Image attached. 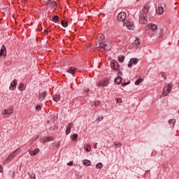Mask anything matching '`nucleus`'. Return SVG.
<instances>
[{"label":"nucleus","mask_w":179,"mask_h":179,"mask_svg":"<svg viewBox=\"0 0 179 179\" xmlns=\"http://www.w3.org/2000/svg\"><path fill=\"white\" fill-rule=\"evenodd\" d=\"M99 48L106 50V51H110L113 48V42L111 41H107L106 42H101L99 44Z\"/></svg>","instance_id":"obj_1"},{"label":"nucleus","mask_w":179,"mask_h":179,"mask_svg":"<svg viewBox=\"0 0 179 179\" xmlns=\"http://www.w3.org/2000/svg\"><path fill=\"white\" fill-rule=\"evenodd\" d=\"M20 152H22V150L18 148L17 150H15L14 152H13L12 154H10L4 161V163H6V164H8V163H9L10 162H11V160H13V159H15V157H16L17 155H19L20 153Z\"/></svg>","instance_id":"obj_2"},{"label":"nucleus","mask_w":179,"mask_h":179,"mask_svg":"<svg viewBox=\"0 0 179 179\" xmlns=\"http://www.w3.org/2000/svg\"><path fill=\"white\" fill-rule=\"evenodd\" d=\"M171 87H173V85L171 84H169L166 86L164 87L163 92H162V96L166 97L169 93L171 92Z\"/></svg>","instance_id":"obj_3"},{"label":"nucleus","mask_w":179,"mask_h":179,"mask_svg":"<svg viewBox=\"0 0 179 179\" xmlns=\"http://www.w3.org/2000/svg\"><path fill=\"white\" fill-rule=\"evenodd\" d=\"M110 68L113 71H118V69H120V64H118V62H117V60L112 59L110 61Z\"/></svg>","instance_id":"obj_4"},{"label":"nucleus","mask_w":179,"mask_h":179,"mask_svg":"<svg viewBox=\"0 0 179 179\" xmlns=\"http://www.w3.org/2000/svg\"><path fill=\"white\" fill-rule=\"evenodd\" d=\"M13 109L11 108L6 109L2 112V114L4 118H8V117H9L10 114H13Z\"/></svg>","instance_id":"obj_5"},{"label":"nucleus","mask_w":179,"mask_h":179,"mask_svg":"<svg viewBox=\"0 0 179 179\" xmlns=\"http://www.w3.org/2000/svg\"><path fill=\"white\" fill-rule=\"evenodd\" d=\"M117 19L119 22H124L127 19V13L125 12H121L117 15Z\"/></svg>","instance_id":"obj_6"},{"label":"nucleus","mask_w":179,"mask_h":179,"mask_svg":"<svg viewBox=\"0 0 179 179\" xmlns=\"http://www.w3.org/2000/svg\"><path fill=\"white\" fill-rule=\"evenodd\" d=\"M123 26H126L129 30H134L135 29V25L134 22L131 21H127L123 23Z\"/></svg>","instance_id":"obj_7"},{"label":"nucleus","mask_w":179,"mask_h":179,"mask_svg":"<svg viewBox=\"0 0 179 179\" xmlns=\"http://www.w3.org/2000/svg\"><path fill=\"white\" fill-rule=\"evenodd\" d=\"M96 86H98V87H104L106 86H108V79H105L99 81L96 84Z\"/></svg>","instance_id":"obj_8"},{"label":"nucleus","mask_w":179,"mask_h":179,"mask_svg":"<svg viewBox=\"0 0 179 179\" xmlns=\"http://www.w3.org/2000/svg\"><path fill=\"white\" fill-rule=\"evenodd\" d=\"M145 16L146 15H139V23L141 24H146V23H148V20H146Z\"/></svg>","instance_id":"obj_9"},{"label":"nucleus","mask_w":179,"mask_h":179,"mask_svg":"<svg viewBox=\"0 0 179 179\" xmlns=\"http://www.w3.org/2000/svg\"><path fill=\"white\" fill-rule=\"evenodd\" d=\"M29 153L31 156H37V155L40 153V149L36 148L34 150H29Z\"/></svg>","instance_id":"obj_10"},{"label":"nucleus","mask_w":179,"mask_h":179,"mask_svg":"<svg viewBox=\"0 0 179 179\" xmlns=\"http://www.w3.org/2000/svg\"><path fill=\"white\" fill-rule=\"evenodd\" d=\"M2 55L3 57H6V46H5V45H2L1 48L0 57H2Z\"/></svg>","instance_id":"obj_11"},{"label":"nucleus","mask_w":179,"mask_h":179,"mask_svg":"<svg viewBox=\"0 0 179 179\" xmlns=\"http://www.w3.org/2000/svg\"><path fill=\"white\" fill-rule=\"evenodd\" d=\"M48 5L51 8V9H54V8L57 6V2L54 0H49Z\"/></svg>","instance_id":"obj_12"},{"label":"nucleus","mask_w":179,"mask_h":179,"mask_svg":"<svg viewBox=\"0 0 179 179\" xmlns=\"http://www.w3.org/2000/svg\"><path fill=\"white\" fill-rule=\"evenodd\" d=\"M148 13H149V7L145 6L143 8L142 12H140V15H141L143 16H146V15H148Z\"/></svg>","instance_id":"obj_13"},{"label":"nucleus","mask_w":179,"mask_h":179,"mask_svg":"<svg viewBox=\"0 0 179 179\" xmlns=\"http://www.w3.org/2000/svg\"><path fill=\"white\" fill-rule=\"evenodd\" d=\"M47 94H48V92L47 91H45L42 94H39L38 97L39 100L43 101V100L45 99V96H47Z\"/></svg>","instance_id":"obj_14"},{"label":"nucleus","mask_w":179,"mask_h":179,"mask_svg":"<svg viewBox=\"0 0 179 179\" xmlns=\"http://www.w3.org/2000/svg\"><path fill=\"white\" fill-rule=\"evenodd\" d=\"M17 85V82L16 80H14L11 83L10 86V90H15L16 89V85Z\"/></svg>","instance_id":"obj_15"},{"label":"nucleus","mask_w":179,"mask_h":179,"mask_svg":"<svg viewBox=\"0 0 179 179\" xmlns=\"http://www.w3.org/2000/svg\"><path fill=\"white\" fill-rule=\"evenodd\" d=\"M73 126V124L70 123L66 129V135H69L71 134V129H72V127Z\"/></svg>","instance_id":"obj_16"},{"label":"nucleus","mask_w":179,"mask_h":179,"mask_svg":"<svg viewBox=\"0 0 179 179\" xmlns=\"http://www.w3.org/2000/svg\"><path fill=\"white\" fill-rule=\"evenodd\" d=\"M157 15H163V13H164V9L163 8V7H158V8L157 9Z\"/></svg>","instance_id":"obj_17"},{"label":"nucleus","mask_w":179,"mask_h":179,"mask_svg":"<svg viewBox=\"0 0 179 179\" xmlns=\"http://www.w3.org/2000/svg\"><path fill=\"white\" fill-rule=\"evenodd\" d=\"M67 72L69 73H71L72 75H74L75 72H76V69H75V67H71L68 69Z\"/></svg>","instance_id":"obj_18"},{"label":"nucleus","mask_w":179,"mask_h":179,"mask_svg":"<svg viewBox=\"0 0 179 179\" xmlns=\"http://www.w3.org/2000/svg\"><path fill=\"white\" fill-rule=\"evenodd\" d=\"M104 38H106V37L104 36V35H103V34H98L97 40H99V41H103V40H104Z\"/></svg>","instance_id":"obj_19"},{"label":"nucleus","mask_w":179,"mask_h":179,"mask_svg":"<svg viewBox=\"0 0 179 179\" xmlns=\"http://www.w3.org/2000/svg\"><path fill=\"white\" fill-rule=\"evenodd\" d=\"M150 28L152 30V31H156V30H157V25L155 24H150Z\"/></svg>","instance_id":"obj_20"},{"label":"nucleus","mask_w":179,"mask_h":179,"mask_svg":"<svg viewBox=\"0 0 179 179\" xmlns=\"http://www.w3.org/2000/svg\"><path fill=\"white\" fill-rule=\"evenodd\" d=\"M19 90H20V92H23V90H24V89H26V85L23 83H20L19 87H18Z\"/></svg>","instance_id":"obj_21"},{"label":"nucleus","mask_w":179,"mask_h":179,"mask_svg":"<svg viewBox=\"0 0 179 179\" xmlns=\"http://www.w3.org/2000/svg\"><path fill=\"white\" fill-rule=\"evenodd\" d=\"M121 82H122V78L120 76H118L116 79H115V83H116L117 85H120Z\"/></svg>","instance_id":"obj_22"},{"label":"nucleus","mask_w":179,"mask_h":179,"mask_svg":"<svg viewBox=\"0 0 179 179\" xmlns=\"http://www.w3.org/2000/svg\"><path fill=\"white\" fill-rule=\"evenodd\" d=\"M54 101L58 102L59 100H61V96L56 94L53 96Z\"/></svg>","instance_id":"obj_23"},{"label":"nucleus","mask_w":179,"mask_h":179,"mask_svg":"<svg viewBox=\"0 0 179 179\" xmlns=\"http://www.w3.org/2000/svg\"><path fill=\"white\" fill-rule=\"evenodd\" d=\"M58 20H59V17H58L57 15H55V16L52 17V21L55 23L58 22Z\"/></svg>","instance_id":"obj_24"},{"label":"nucleus","mask_w":179,"mask_h":179,"mask_svg":"<svg viewBox=\"0 0 179 179\" xmlns=\"http://www.w3.org/2000/svg\"><path fill=\"white\" fill-rule=\"evenodd\" d=\"M130 60H131V62L134 65H136V64H138V62H139V60L137 58H135V59L133 58V59H131Z\"/></svg>","instance_id":"obj_25"},{"label":"nucleus","mask_w":179,"mask_h":179,"mask_svg":"<svg viewBox=\"0 0 179 179\" xmlns=\"http://www.w3.org/2000/svg\"><path fill=\"white\" fill-rule=\"evenodd\" d=\"M45 139L46 141V143L51 142L52 141H54V137H45Z\"/></svg>","instance_id":"obj_26"},{"label":"nucleus","mask_w":179,"mask_h":179,"mask_svg":"<svg viewBox=\"0 0 179 179\" xmlns=\"http://www.w3.org/2000/svg\"><path fill=\"white\" fill-rule=\"evenodd\" d=\"M91 163L92 162H90V161H89L87 159H85V160H84V163L83 164H84L85 166H90Z\"/></svg>","instance_id":"obj_27"},{"label":"nucleus","mask_w":179,"mask_h":179,"mask_svg":"<svg viewBox=\"0 0 179 179\" xmlns=\"http://www.w3.org/2000/svg\"><path fill=\"white\" fill-rule=\"evenodd\" d=\"M124 59H125V57H124V56H120L118 57L119 62H124Z\"/></svg>","instance_id":"obj_28"},{"label":"nucleus","mask_w":179,"mask_h":179,"mask_svg":"<svg viewBox=\"0 0 179 179\" xmlns=\"http://www.w3.org/2000/svg\"><path fill=\"white\" fill-rule=\"evenodd\" d=\"M78 134H75L71 136V140L72 141H76L78 139Z\"/></svg>","instance_id":"obj_29"},{"label":"nucleus","mask_w":179,"mask_h":179,"mask_svg":"<svg viewBox=\"0 0 179 179\" xmlns=\"http://www.w3.org/2000/svg\"><path fill=\"white\" fill-rule=\"evenodd\" d=\"M96 169H103V164H101V162L98 163V164L96 165Z\"/></svg>","instance_id":"obj_30"},{"label":"nucleus","mask_w":179,"mask_h":179,"mask_svg":"<svg viewBox=\"0 0 179 179\" xmlns=\"http://www.w3.org/2000/svg\"><path fill=\"white\" fill-rule=\"evenodd\" d=\"M62 25L63 27H68V22L63 20L62 21Z\"/></svg>","instance_id":"obj_31"},{"label":"nucleus","mask_w":179,"mask_h":179,"mask_svg":"<svg viewBox=\"0 0 179 179\" xmlns=\"http://www.w3.org/2000/svg\"><path fill=\"white\" fill-rule=\"evenodd\" d=\"M85 150L87 152H90V150H92V147H90V145H87L86 148H85Z\"/></svg>","instance_id":"obj_32"},{"label":"nucleus","mask_w":179,"mask_h":179,"mask_svg":"<svg viewBox=\"0 0 179 179\" xmlns=\"http://www.w3.org/2000/svg\"><path fill=\"white\" fill-rule=\"evenodd\" d=\"M134 43L136 45H139L141 44V41H139V38H136V39L134 41Z\"/></svg>","instance_id":"obj_33"},{"label":"nucleus","mask_w":179,"mask_h":179,"mask_svg":"<svg viewBox=\"0 0 179 179\" xmlns=\"http://www.w3.org/2000/svg\"><path fill=\"white\" fill-rule=\"evenodd\" d=\"M142 80H142V78H140V79L137 80L135 82V85H140L141 83L142 82Z\"/></svg>","instance_id":"obj_34"},{"label":"nucleus","mask_w":179,"mask_h":179,"mask_svg":"<svg viewBox=\"0 0 179 179\" xmlns=\"http://www.w3.org/2000/svg\"><path fill=\"white\" fill-rule=\"evenodd\" d=\"M10 64H11L10 60H7V61L5 62V65L6 66H10Z\"/></svg>","instance_id":"obj_35"},{"label":"nucleus","mask_w":179,"mask_h":179,"mask_svg":"<svg viewBox=\"0 0 179 179\" xmlns=\"http://www.w3.org/2000/svg\"><path fill=\"white\" fill-rule=\"evenodd\" d=\"M94 106H95V107H97V106H100V101H95L94 102Z\"/></svg>","instance_id":"obj_36"},{"label":"nucleus","mask_w":179,"mask_h":179,"mask_svg":"<svg viewBox=\"0 0 179 179\" xmlns=\"http://www.w3.org/2000/svg\"><path fill=\"white\" fill-rule=\"evenodd\" d=\"M169 124H176V120L174 119H171L169 120Z\"/></svg>","instance_id":"obj_37"},{"label":"nucleus","mask_w":179,"mask_h":179,"mask_svg":"<svg viewBox=\"0 0 179 179\" xmlns=\"http://www.w3.org/2000/svg\"><path fill=\"white\" fill-rule=\"evenodd\" d=\"M41 143H47V141L45 140V138H41L40 140Z\"/></svg>","instance_id":"obj_38"},{"label":"nucleus","mask_w":179,"mask_h":179,"mask_svg":"<svg viewBox=\"0 0 179 179\" xmlns=\"http://www.w3.org/2000/svg\"><path fill=\"white\" fill-rule=\"evenodd\" d=\"M36 110H38V111H40V110H41V105H37Z\"/></svg>","instance_id":"obj_39"},{"label":"nucleus","mask_w":179,"mask_h":179,"mask_svg":"<svg viewBox=\"0 0 179 179\" xmlns=\"http://www.w3.org/2000/svg\"><path fill=\"white\" fill-rule=\"evenodd\" d=\"M132 64H133L132 60L130 59V62L128 64L129 68H131V66H132Z\"/></svg>","instance_id":"obj_40"},{"label":"nucleus","mask_w":179,"mask_h":179,"mask_svg":"<svg viewBox=\"0 0 179 179\" xmlns=\"http://www.w3.org/2000/svg\"><path fill=\"white\" fill-rule=\"evenodd\" d=\"M67 166H73V162L71 161V162L67 163Z\"/></svg>","instance_id":"obj_41"},{"label":"nucleus","mask_w":179,"mask_h":179,"mask_svg":"<svg viewBox=\"0 0 179 179\" xmlns=\"http://www.w3.org/2000/svg\"><path fill=\"white\" fill-rule=\"evenodd\" d=\"M162 76L164 79H167V76H166V74H164V73H162Z\"/></svg>","instance_id":"obj_42"},{"label":"nucleus","mask_w":179,"mask_h":179,"mask_svg":"<svg viewBox=\"0 0 179 179\" xmlns=\"http://www.w3.org/2000/svg\"><path fill=\"white\" fill-rule=\"evenodd\" d=\"M116 148L118 146H121V143H115Z\"/></svg>","instance_id":"obj_43"},{"label":"nucleus","mask_w":179,"mask_h":179,"mask_svg":"<svg viewBox=\"0 0 179 179\" xmlns=\"http://www.w3.org/2000/svg\"><path fill=\"white\" fill-rule=\"evenodd\" d=\"M0 173H2V165H0Z\"/></svg>","instance_id":"obj_44"},{"label":"nucleus","mask_w":179,"mask_h":179,"mask_svg":"<svg viewBox=\"0 0 179 179\" xmlns=\"http://www.w3.org/2000/svg\"><path fill=\"white\" fill-rule=\"evenodd\" d=\"M31 177H33L34 179H36V175H35V174H32V175H31Z\"/></svg>","instance_id":"obj_45"},{"label":"nucleus","mask_w":179,"mask_h":179,"mask_svg":"<svg viewBox=\"0 0 179 179\" xmlns=\"http://www.w3.org/2000/svg\"><path fill=\"white\" fill-rule=\"evenodd\" d=\"M103 120V117L101 118L99 117L98 121H101Z\"/></svg>","instance_id":"obj_46"},{"label":"nucleus","mask_w":179,"mask_h":179,"mask_svg":"<svg viewBox=\"0 0 179 179\" xmlns=\"http://www.w3.org/2000/svg\"><path fill=\"white\" fill-rule=\"evenodd\" d=\"M94 148H95V149H97V143L95 144Z\"/></svg>","instance_id":"obj_47"},{"label":"nucleus","mask_w":179,"mask_h":179,"mask_svg":"<svg viewBox=\"0 0 179 179\" xmlns=\"http://www.w3.org/2000/svg\"><path fill=\"white\" fill-rule=\"evenodd\" d=\"M38 139V136H36V138H34V141H37Z\"/></svg>","instance_id":"obj_48"},{"label":"nucleus","mask_w":179,"mask_h":179,"mask_svg":"<svg viewBox=\"0 0 179 179\" xmlns=\"http://www.w3.org/2000/svg\"><path fill=\"white\" fill-rule=\"evenodd\" d=\"M45 34H48V31H45Z\"/></svg>","instance_id":"obj_49"},{"label":"nucleus","mask_w":179,"mask_h":179,"mask_svg":"<svg viewBox=\"0 0 179 179\" xmlns=\"http://www.w3.org/2000/svg\"><path fill=\"white\" fill-rule=\"evenodd\" d=\"M120 75H121V73H121V71H119V72H118V75H120Z\"/></svg>","instance_id":"obj_50"},{"label":"nucleus","mask_w":179,"mask_h":179,"mask_svg":"<svg viewBox=\"0 0 179 179\" xmlns=\"http://www.w3.org/2000/svg\"><path fill=\"white\" fill-rule=\"evenodd\" d=\"M87 93H89V90H87Z\"/></svg>","instance_id":"obj_51"},{"label":"nucleus","mask_w":179,"mask_h":179,"mask_svg":"<svg viewBox=\"0 0 179 179\" xmlns=\"http://www.w3.org/2000/svg\"><path fill=\"white\" fill-rule=\"evenodd\" d=\"M134 16H136V13L134 14Z\"/></svg>","instance_id":"obj_52"},{"label":"nucleus","mask_w":179,"mask_h":179,"mask_svg":"<svg viewBox=\"0 0 179 179\" xmlns=\"http://www.w3.org/2000/svg\"><path fill=\"white\" fill-rule=\"evenodd\" d=\"M123 85V86H125V85H127V84H122Z\"/></svg>","instance_id":"obj_53"},{"label":"nucleus","mask_w":179,"mask_h":179,"mask_svg":"<svg viewBox=\"0 0 179 179\" xmlns=\"http://www.w3.org/2000/svg\"><path fill=\"white\" fill-rule=\"evenodd\" d=\"M120 101H121V99H120ZM122 101H120V103H122Z\"/></svg>","instance_id":"obj_54"},{"label":"nucleus","mask_w":179,"mask_h":179,"mask_svg":"<svg viewBox=\"0 0 179 179\" xmlns=\"http://www.w3.org/2000/svg\"><path fill=\"white\" fill-rule=\"evenodd\" d=\"M118 101H120L117 100V103H118Z\"/></svg>","instance_id":"obj_55"},{"label":"nucleus","mask_w":179,"mask_h":179,"mask_svg":"<svg viewBox=\"0 0 179 179\" xmlns=\"http://www.w3.org/2000/svg\"><path fill=\"white\" fill-rule=\"evenodd\" d=\"M137 1H139V0H137Z\"/></svg>","instance_id":"obj_56"}]
</instances>
